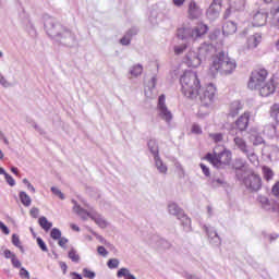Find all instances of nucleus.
Listing matches in <instances>:
<instances>
[{
	"label": "nucleus",
	"mask_w": 279,
	"mask_h": 279,
	"mask_svg": "<svg viewBox=\"0 0 279 279\" xmlns=\"http://www.w3.org/2000/svg\"><path fill=\"white\" fill-rule=\"evenodd\" d=\"M153 88H156V77L151 78Z\"/></svg>",
	"instance_id": "nucleus-59"
},
{
	"label": "nucleus",
	"mask_w": 279,
	"mask_h": 279,
	"mask_svg": "<svg viewBox=\"0 0 279 279\" xmlns=\"http://www.w3.org/2000/svg\"><path fill=\"white\" fill-rule=\"evenodd\" d=\"M4 178L10 186H14V184H16V181H14V178H12V175L5 174Z\"/></svg>",
	"instance_id": "nucleus-47"
},
{
	"label": "nucleus",
	"mask_w": 279,
	"mask_h": 279,
	"mask_svg": "<svg viewBox=\"0 0 279 279\" xmlns=\"http://www.w3.org/2000/svg\"><path fill=\"white\" fill-rule=\"evenodd\" d=\"M244 185L248 191L257 192L263 189V179H260V175L251 173L246 175L243 180Z\"/></svg>",
	"instance_id": "nucleus-6"
},
{
	"label": "nucleus",
	"mask_w": 279,
	"mask_h": 279,
	"mask_svg": "<svg viewBox=\"0 0 279 279\" xmlns=\"http://www.w3.org/2000/svg\"><path fill=\"white\" fill-rule=\"evenodd\" d=\"M148 148L150 149V153L153 154V156H158L159 150H158V144L156 143V141L150 140L148 142Z\"/></svg>",
	"instance_id": "nucleus-25"
},
{
	"label": "nucleus",
	"mask_w": 279,
	"mask_h": 279,
	"mask_svg": "<svg viewBox=\"0 0 279 279\" xmlns=\"http://www.w3.org/2000/svg\"><path fill=\"white\" fill-rule=\"evenodd\" d=\"M20 278L22 279H29V271L25 268L20 269Z\"/></svg>",
	"instance_id": "nucleus-42"
},
{
	"label": "nucleus",
	"mask_w": 279,
	"mask_h": 279,
	"mask_svg": "<svg viewBox=\"0 0 279 279\" xmlns=\"http://www.w3.org/2000/svg\"><path fill=\"white\" fill-rule=\"evenodd\" d=\"M192 134H202V126L198 124L192 125Z\"/></svg>",
	"instance_id": "nucleus-45"
},
{
	"label": "nucleus",
	"mask_w": 279,
	"mask_h": 279,
	"mask_svg": "<svg viewBox=\"0 0 279 279\" xmlns=\"http://www.w3.org/2000/svg\"><path fill=\"white\" fill-rule=\"evenodd\" d=\"M39 226L43 228V230H46V232H49L51 230L53 223L49 222L47 220V217H40L38 220Z\"/></svg>",
	"instance_id": "nucleus-20"
},
{
	"label": "nucleus",
	"mask_w": 279,
	"mask_h": 279,
	"mask_svg": "<svg viewBox=\"0 0 279 279\" xmlns=\"http://www.w3.org/2000/svg\"><path fill=\"white\" fill-rule=\"evenodd\" d=\"M250 125V112H244L236 121L235 128L240 132H245Z\"/></svg>",
	"instance_id": "nucleus-9"
},
{
	"label": "nucleus",
	"mask_w": 279,
	"mask_h": 279,
	"mask_svg": "<svg viewBox=\"0 0 279 279\" xmlns=\"http://www.w3.org/2000/svg\"><path fill=\"white\" fill-rule=\"evenodd\" d=\"M257 201L259 202V204L265 207V206H269V198H267V196H258Z\"/></svg>",
	"instance_id": "nucleus-36"
},
{
	"label": "nucleus",
	"mask_w": 279,
	"mask_h": 279,
	"mask_svg": "<svg viewBox=\"0 0 279 279\" xmlns=\"http://www.w3.org/2000/svg\"><path fill=\"white\" fill-rule=\"evenodd\" d=\"M37 245L40 247L43 252H48L47 244L40 238H37Z\"/></svg>",
	"instance_id": "nucleus-40"
},
{
	"label": "nucleus",
	"mask_w": 279,
	"mask_h": 279,
	"mask_svg": "<svg viewBox=\"0 0 279 279\" xmlns=\"http://www.w3.org/2000/svg\"><path fill=\"white\" fill-rule=\"evenodd\" d=\"M262 171H263L265 180H267L268 182H269V180H274V170H271V168L264 166Z\"/></svg>",
	"instance_id": "nucleus-23"
},
{
	"label": "nucleus",
	"mask_w": 279,
	"mask_h": 279,
	"mask_svg": "<svg viewBox=\"0 0 279 279\" xmlns=\"http://www.w3.org/2000/svg\"><path fill=\"white\" fill-rule=\"evenodd\" d=\"M155 165L160 173H167V166L162 162L159 155H155Z\"/></svg>",
	"instance_id": "nucleus-19"
},
{
	"label": "nucleus",
	"mask_w": 279,
	"mask_h": 279,
	"mask_svg": "<svg viewBox=\"0 0 279 279\" xmlns=\"http://www.w3.org/2000/svg\"><path fill=\"white\" fill-rule=\"evenodd\" d=\"M269 77V71L265 68H255L248 78L247 86L251 90H258L260 97H269L276 93L278 84L276 78Z\"/></svg>",
	"instance_id": "nucleus-1"
},
{
	"label": "nucleus",
	"mask_w": 279,
	"mask_h": 279,
	"mask_svg": "<svg viewBox=\"0 0 279 279\" xmlns=\"http://www.w3.org/2000/svg\"><path fill=\"white\" fill-rule=\"evenodd\" d=\"M168 210L171 215H180V207L178 206V204L175 203H171L169 206H168Z\"/></svg>",
	"instance_id": "nucleus-31"
},
{
	"label": "nucleus",
	"mask_w": 279,
	"mask_h": 279,
	"mask_svg": "<svg viewBox=\"0 0 279 279\" xmlns=\"http://www.w3.org/2000/svg\"><path fill=\"white\" fill-rule=\"evenodd\" d=\"M270 117H272V119H276V121H278V119H279V104H275V105L271 106Z\"/></svg>",
	"instance_id": "nucleus-27"
},
{
	"label": "nucleus",
	"mask_w": 279,
	"mask_h": 279,
	"mask_svg": "<svg viewBox=\"0 0 279 279\" xmlns=\"http://www.w3.org/2000/svg\"><path fill=\"white\" fill-rule=\"evenodd\" d=\"M51 192L53 195H57L58 198L64 199V194L58 187H51Z\"/></svg>",
	"instance_id": "nucleus-39"
},
{
	"label": "nucleus",
	"mask_w": 279,
	"mask_h": 279,
	"mask_svg": "<svg viewBox=\"0 0 279 279\" xmlns=\"http://www.w3.org/2000/svg\"><path fill=\"white\" fill-rule=\"evenodd\" d=\"M97 252L100 256H108V251L104 246H98Z\"/></svg>",
	"instance_id": "nucleus-48"
},
{
	"label": "nucleus",
	"mask_w": 279,
	"mask_h": 279,
	"mask_svg": "<svg viewBox=\"0 0 279 279\" xmlns=\"http://www.w3.org/2000/svg\"><path fill=\"white\" fill-rule=\"evenodd\" d=\"M93 221L99 226V228H108V221L104 219L101 216L92 217Z\"/></svg>",
	"instance_id": "nucleus-24"
},
{
	"label": "nucleus",
	"mask_w": 279,
	"mask_h": 279,
	"mask_svg": "<svg viewBox=\"0 0 279 279\" xmlns=\"http://www.w3.org/2000/svg\"><path fill=\"white\" fill-rule=\"evenodd\" d=\"M118 278H128V276H130V270H128L126 268H121L118 274H117Z\"/></svg>",
	"instance_id": "nucleus-37"
},
{
	"label": "nucleus",
	"mask_w": 279,
	"mask_h": 279,
	"mask_svg": "<svg viewBox=\"0 0 279 279\" xmlns=\"http://www.w3.org/2000/svg\"><path fill=\"white\" fill-rule=\"evenodd\" d=\"M181 92L189 99H197L202 92V81L197 72L186 71L180 77Z\"/></svg>",
	"instance_id": "nucleus-3"
},
{
	"label": "nucleus",
	"mask_w": 279,
	"mask_h": 279,
	"mask_svg": "<svg viewBox=\"0 0 279 279\" xmlns=\"http://www.w3.org/2000/svg\"><path fill=\"white\" fill-rule=\"evenodd\" d=\"M174 5H177L178 8H180V5H184V1L186 0H172Z\"/></svg>",
	"instance_id": "nucleus-53"
},
{
	"label": "nucleus",
	"mask_w": 279,
	"mask_h": 279,
	"mask_svg": "<svg viewBox=\"0 0 279 279\" xmlns=\"http://www.w3.org/2000/svg\"><path fill=\"white\" fill-rule=\"evenodd\" d=\"M186 64L187 66H192L193 69H197V66H199V64H202V59H199V57H197V54L190 52L186 56Z\"/></svg>",
	"instance_id": "nucleus-14"
},
{
	"label": "nucleus",
	"mask_w": 279,
	"mask_h": 279,
	"mask_svg": "<svg viewBox=\"0 0 279 279\" xmlns=\"http://www.w3.org/2000/svg\"><path fill=\"white\" fill-rule=\"evenodd\" d=\"M267 23V13L257 11L253 14L252 24L253 27H263Z\"/></svg>",
	"instance_id": "nucleus-10"
},
{
	"label": "nucleus",
	"mask_w": 279,
	"mask_h": 279,
	"mask_svg": "<svg viewBox=\"0 0 279 279\" xmlns=\"http://www.w3.org/2000/svg\"><path fill=\"white\" fill-rule=\"evenodd\" d=\"M209 14H219L221 12V0H214L208 9Z\"/></svg>",
	"instance_id": "nucleus-17"
},
{
	"label": "nucleus",
	"mask_w": 279,
	"mask_h": 279,
	"mask_svg": "<svg viewBox=\"0 0 279 279\" xmlns=\"http://www.w3.org/2000/svg\"><path fill=\"white\" fill-rule=\"evenodd\" d=\"M76 213L77 215H80L81 217H83V219H86V217H88V211H86L84 208L77 206L76 207Z\"/></svg>",
	"instance_id": "nucleus-38"
},
{
	"label": "nucleus",
	"mask_w": 279,
	"mask_h": 279,
	"mask_svg": "<svg viewBox=\"0 0 279 279\" xmlns=\"http://www.w3.org/2000/svg\"><path fill=\"white\" fill-rule=\"evenodd\" d=\"M278 129H279V122L277 121L276 125H275V132L276 134H278Z\"/></svg>",
	"instance_id": "nucleus-60"
},
{
	"label": "nucleus",
	"mask_w": 279,
	"mask_h": 279,
	"mask_svg": "<svg viewBox=\"0 0 279 279\" xmlns=\"http://www.w3.org/2000/svg\"><path fill=\"white\" fill-rule=\"evenodd\" d=\"M205 160L210 162L214 167H217V169H221V167H226L232 162V151L228 150L227 148H223L221 153L217 154H210L208 153L205 156Z\"/></svg>",
	"instance_id": "nucleus-4"
},
{
	"label": "nucleus",
	"mask_w": 279,
	"mask_h": 279,
	"mask_svg": "<svg viewBox=\"0 0 279 279\" xmlns=\"http://www.w3.org/2000/svg\"><path fill=\"white\" fill-rule=\"evenodd\" d=\"M177 36L180 38V40H185V38H191L189 36V28H179L177 31Z\"/></svg>",
	"instance_id": "nucleus-26"
},
{
	"label": "nucleus",
	"mask_w": 279,
	"mask_h": 279,
	"mask_svg": "<svg viewBox=\"0 0 279 279\" xmlns=\"http://www.w3.org/2000/svg\"><path fill=\"white\" fill-rule=\"evenodd\" d=\"M274 0H264V3H271Z\"/></svg>",
	"instance_id": "nucleus-63"
},
{
	"label": "nucleus",
	"mask_w": 279,
	"mask_h": 279,
	"mask_svg": "<svg viewBox=\"0 0 279 279\" xmlns=\"http://www.w3.org/2000/svg\"><path fill=\"white\" fill-rule=\"evenodd\" d=\"M233 142H234L235 147H238V149H240V151H242L243 154H246V155L250 154V150L247 149V142H245V140H243V137L235 136Z\"/></svg>",
	"instance_id": "nucleus-16"
},
{
	"label": "nucleus",
	"mask_w": 279,
	"mask_h": 279,
	"mask_svg": "<svg viewBox=\"0 0 279 279\" xmlns=\"http://www.w3.org/2000/svg\"><path fill=\"white\" fill-rule=\"evenodd\" d=\"M184 51H186V44H183L181 46H175L174 47L175 56H180V53H184Z\"/></svg>",
	"instance_id": "nucleus-35"
},
{
	"label": "nucleus",
	"mask_w": 279,
	"mask_h": 279,
	"mask_svg": "<svg viewBox=\"0 0 279 279\" xmlns=\"http://www.w3.org/2000/svg\"><path fill=\"white\" fill-rule=\"evenodd\" d=\"M66 243H69V239H66V238L59 239L60 247H66Z\"/></svg>",
	"instance_id": "nucleus-50"
},
{
	"label": "nucleus",
	"mask_w": 279,
	"mask_h": 279,
	"mask_svg": "<svg viewBox=\"0 0 279 279\" xmlns=\"http://www.w3.org/2000/svg\"><path fill=\"white\" fill-rule=\"evenodd\" d=\"M11 263L13 267H15L16 269L21 268V260L16 258V255L11 258Z\"/></svg>",
	"instance_id": "nucleus-44"
},
{
	"label": "nucleus",
	"mask_w": 279,
	"mask_h": 279,
	"mask_svg": "<svg viewBox=\"0 0 279 279\" xmlns=\"http://www.w3.org/2000/svg\"><path fill=\"white\" fill-rule=\"evenodd\" d=\"M107 265H108L109 269H117V267H119V259L111 258L108 260Z\"/></svg>",
	"instance_id": "nucleus-34"
},
{
	"label": "nucleus",
	"mask_w": 279,
	"mask_h": 279,
	"mask_svg": "<svg viewBox=\"0 0 279 279\" xmlns=\"http://www.w3.org/2000/svg\"><path fill=\"white\" fill-rule=\"evenodd\" d=\"M0 160H3V151L0 150Z\"/></svg>",
	"instance_id": "nucleus-62"
},
{
	"label": "nucleus",
	"mask_w": 279,
	"mask_h": 279,
	"mask_svg": "<svg viewBox=\"0 0 279 279\" xmlns=\"http://www.w3.org/2000/svg\"><path fill=\"white\" fill-rule=\"evenodd\" d=\"M187 12L192 21H195V19H199V16H202V10L199 5H197V2L195 1L190 2Z\"/></svg>",
	"instance_id": "nucleus-13"
},
{
	"label": "nucleus",
	"mask_w": 279,
	"mask_h": 279,
	"mask_svg": "<svg viewBox=\"0 0 279 279\" xmlns=\"http://www.w3.org/2000/svg\"><path fill=\"white\" fill-rule=\"evenodd\" d=\"M125 279H136L133 275H128V277H125Z\"/></svg>",
	"instance_id": "nucleus-61"
},
{
	"label": "nucleus",
	"mask_w": 279,
	"mask_h": 279,
	"mask_svg": "<svg viewBox=\"0 0 279 279\" xmlns=\"http://www.w3.org/2000/svg\"><path fill=\"white\" fill-rule=\"evenodd\" d=\"M31 216L32 217H38V213H39V210H38V208H36V207H33L32 209H31Z\"/></svg>",
	"instance_id": "nucleus-51"
},
{
	"label": "nucleus",
	"mask_w": 279,
	"mask_h": 279,
	"mask_svg": "<svg viewBox=\"0 0 279 279\" xmlns=\"http://www.w3.org/2000/svg\"><path fill=\"white\" fill-rule=\"evenodd\" d=\"M0 230L1 232H3V234H10V229L8 228V226H5V223L0 221Z\"/></svg>",
	"instance_id": "nucleus-46"
},
{
	"label": "nucleus",
	"mask_w": 279,
	"mask_h": 279,
	"mask_svg": "<svg viewBox=\"0 0 279 279\" xmlns=\"http://www.w3.org/2000/svg\"><path fill=\"white\" fill-rule=\"evenodd\" d=\"M268 19H269L271 25H275V26L279 25V0H277L274 3L272 8L270 9Z\"/></svg>",
	"instance_id": "nucleus-11"
},
{
	"label": "nucleus",
	"mask_w": 279,
	"mask_h": 279,
	"mask_svg": "<svg viewBox=\"0 0 279 279\" xmlns=\"http://www.w3.org/2000/svg\"><path fill=\"white\" fill-rule=\"evenodd\" d=\"M209 136L214 143H221V141H223V134L221 133L209 134Z\"/></svg>",
	"instance_id": "nucleus-33"
},
{
	"label": "nucleus",
	"mask_w": 279,
	"mask_h": 279,
	"mask_svg": "<svg viewBox=\"0 0 279 279\" xmlns=\"http://www.w3.org/2000/svg\"><path fill=\"white\" fill-rule=\"evenodd\" d=\"M199 167H201L204 175L209 178L210 177V169L208 167H206V165H204V163H201Z\"/></svg>",
	"instance_id": "nucleus-43"
},
{
	"label": "nucleus",
	"mask_w": 279,
	"mask_h": 279,
	"mask_svg": "<svg viewBox=\"0 0 279 279\" xmlns=\"http://www.w3.org/2000/svg\"><path fill=\"white\" fill-rule=\"evenodd\" d=\"M217 97V86L215 84L209 83L205 86V88L199 92L198 99L205 108L208 106H213L215 98Z\"/></svg>",
	"instance_id": "nucleus-5"
},
{
	"label": "nucleus",
	"mask_w": 279,
	"mask_h": 279,
	"mask_svg": "<svg viewBox=\"0 0 279 279\" xmlns=\"http://www.w3.org/2000/svg\"><path fill=\"white\" fill-rule=\"evenodd\" d=\"M260 43H263V35L255 33L247 38L246 47L247 49H256Z\"/></svg>",
	"instance_id": "nucleus-12"
},
{
	"label": "nucleus",
	"mask_w": 279,
	"mask_h": 279,
	"mask_svg": "<svg viewBox=\"0 0 279 279\" xmlns=\"http://www.w3.org/2000/svg\"><path fill=\"white\" fill-rule=\"evenodd\" d=\"M142 74H143V65L137 64L131 69V75H133L134 77H138V75H142Z\"/></svg>",
	"instance_id": "nucleus-28"
},
{
	"label": "nucleus",
	"mask_w": 279,
	"mask_h": 279,
	"mask_svg": "<svg viewBox=\"0 0 279 279\" xmlns=\"http://www.w3.org/2000/svg\"><path fill=\"white\" fill-rule=\"evenodd\" d=\"M72 279H82V275H80L77 272H73L72 274Z\"/></svg>",
	"instance_id": "nucleus-56"
},
{
	"label": "nucleus",
	"mask_w": 279,
	"mask_h": 279,
	"mask_svg": "<svg viewBox=\"0 0 279 279\" xmlns=\"http://www.w3.org/2000/svg\"><path fill=\"white\" fill-rule=\"evenodd\" d=\"M69 258L72 259L73 263H80V254L74 248H71L68 254Z\"/></svg>",
	"instance_id": "nucleus-29"
},
{
	"label": "nucleus",
	"mask_w": 279,
	"mask_h": 279,
	"mask_svg": "<svg viewBox=\"0 0 279 279\" xmlns=\"http://www.w3.org/2000/svg\"><path fill=\"white\" fill-rule=\"evenodd\" d=\"M236 69V61L230 58V56L223 51H220L211 57V62L209 65V75L216 77L217 75H230L234 73Z\"/></svg>",
	"instance_id": "nucleus-2"
},
{
	"label": "nucleus",
	"mask_w": 279,
	"mask_h": 279,
	"mask_svg": "<svg viewBox=\"0 0 279 279\" xmlns=\"http://www.w3.org/2000/svg\"><path fill=\"white\" fill-rule=\"evenodd\" d=\"M165 101V95H160L158 99L157 110L159 112V117H161L163 121H167V123H170L171 119H173V114H171V111H169Z\"/></svg>",
	"instance_id": "nucleus-8"
},
{
	"label": "nucleus",
	"mask_w": 279,
	"mask_h": 279,
	"mask_svg": "<svg viewBox=\"0 0 279 279\" xmlns=\"http://www.w3.org/2000/svg\"><path fill=\"white\" fill-rule=\"evenodd\" d=\"M83 275H84V278H89V279L95 278V272H93L92 270H89L87 268L83 269Z\"/></svg>",
	"instance_id": "nucleus-41"
},
{
	"label": "nucleus",
	"mask_w": 279,
	"mask_h": 279,
	"mask_svg": "<svg viewBox=\"0 0 279 279\" xmlns=\"http://www.w3.org/2000/svg\"><path fill=\"white\" fill-rule=\"evenodd\" d=\"M12 173H14V175H19V168H11Z\"/></svg>",
	"instance_id": "nucleus-57"
},
{
	"label": "nucleus",
	"mask_w": 279,
	"mask_h": 279,
	"mask_svg": "<svg viewBox=\"0 0 279 279\" xmlns=\"http://www.w3.org/2000/svg\"><path fill=\"white\" fill-rule=\"evenodd\" d=\"M50 236L51 239H53L54 241H58L59 239L62 238V232L60 231V229L58 228H53L50 232Z\"/></svg>",
	"instance_id": "nucleus-32"
},
{
	"label": "nucleus",
	"mask_w": 279,
	"mask_h": 279,
	"mask_svg": "<svg viewBox=\"0 0 279 279\" xmlns=\"http://www.w3.org/2000/svg\"><path fill=\"white\" fill-rule=\"evenodd\" d=\"M3 254L5 258H11V259L13 258V256H16L14 253H12V251L8 248L3 251Z\"/></svg>",
	"instance_id": "nucleus-49"
},
{
	"label": "nucleus",
	"mask_w": 279,
	"mask_h": 279,
	"mask_svg": "<svg viewBox=\"0 0 279 279\" xmlns=\"http://www.w3.org/2000/svg\"><path fill=\"white\" fill-rule=\"evenodd\" d=\"M19 196L23 206H26V207L32 206V197L28 194H26L25 192H20Z\"/></svg>",
	"instance_id": "nucleus-21"
},
{
	"label": "nucleus",
	"mask_w": 279,
	"mask_h": 279,
	"mask_svg": "<svg viewBox=\"0 0 279 279\" xmlns=\"http://www.w3.org/2000/svg\"><path fill=\"white\" fill-rule=\"evenodd\" d=\"M222 34L223 36H232V34H236V24L234 22H226L222 25Z\"/></svg>",
	"instance_id": "nucleus-15"
},
{
	"label": "nucleus",
	"mask_w": 279,
	"mask_h": 279,
	"mask_svg": "<svg viewBox=\"0 0 279 279\" xmlns=\"http://www.w3.org/2000/svg\"><path fill=\"white\" fill-rule=\"evenodd\" d=\"M0 175H8V172H5V170L3 168H0Z\"/></svg>",
	"instance_id": "nucleus-58"
},
{
	"label": "nucleus",
	"mask_w": 279,
	"mask_h": 279,
	"mask_svg": "<svg viewBox=\"0 0 279 279\" xmlns=\"http://www.w3.org/2000/svg\"><path fill=\"white\" fill-rule=\"evenodd\" d=\"M240 110H243V105L239 101H235L231 105L229 116L234 118L239 114Z\"/></svg>",
	"instance_id": "nucleus-18"
},
{
	"label": "nucleus",
	"mask_w": 279,
	"mask_h": 279,
	"mask_svg": "<svg viewBox=\"0 0 279 279\" xmlns=\"http://www.w3.org/2000/svg\"><path fill=\"white\" fill-rule=\"evenodd\" d=\"M70 228L74 230V232H80V227H77L75 223L70 225Z\"/></svg>",
	"instance_id": "nucleus-54"
},
{
	"label": "nucleus",
	"mask_w": 279,
	"mask_h": 279,
	"mask_svg": "<svg viewBox=\"0 0 279 279\" xmlns=\"http://www.w3.org/2000/svg\"><path fill=\"white\" fill-rule=\"evenodd\" d=\"M230 5L239 12L245 8V0H230Z\"/></svg>",
	"instance_id": "nucleus-22"
},
{
	"label": "nucleus",
	"mask_w": 279,
	"mask_h": 279,
	"mask_svg": "<svg viewBox=\"0 0 279 279\" xmlns=\"http://www.w3.org/2000/svg\"><path fill=\"white\" fill-rule=\"evenodd\" d=\"M12 243L13 245H15V247L21 250L22 252H25V250L23 248V244H21V239L19 238V235L16 234L12 235Z\"/></svg>",
	"instance_id": "nucleus-30"
},
{
	"label": "nucleus",
	"mask_w": 279,
	"mask_h": 279,
	"mask_svg": "<svg viewBox=\"0 0 279 279\" xmlns=\"http://www.w3.org/2000/svg\"><path fill=\"white\" fill-rule=\"evenodd\" d=\"M27 189H28V191H32V193H36V187H34V185H32V183L27 184Z\"/></svg>",
	"instance_id": "nucleus-55"
},
{
	"label": "nucleus",
	"mask_w": 279,
	"mask_h": 279,
	"mask_svg": "<svg viewBox=\"0 0 279 279\" xmlns=\"http://www.w3.org/2000/svg\"><path fill=\"white\" fill-rule=\"evenodd\" d=\"M24 184H29V181H27V179L23 180Z\"/></svg>",
	"instance_id": "nucleus-64"
},
{
	"label": "nucleus",
	"mask_w": 279,
	"mask_h": 279,
	"mask_svg": "<svg viewBox=\"0 0 279 279\" xmlns=\"http://www.w3.org/2000/svg\"><path fill=\"white\" fill-rule=\"evenodd\" d=\"M208 25L204 24V22H198L194 27L189 28V37L192 40H199V38H204L208 34Z\"/></svg>",
	"instance_id": "nucleus-7"
},
{
	"label": "nucleus",
	"mask_w": 279,
	"mask_h": 279,
	"mask_svg": "<svg viewBox=\"0 0 279 279\" xmlns=\"http://www.w3.org/2000/svg\"><path fill=\"white\" fill-rule=\"evenodd\" d=\"M121 45H130V37H122L120 39Z\"/></svg>",
	"instance_id": "nucleus-52"
}]
</instances>
